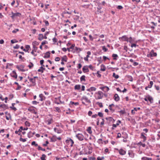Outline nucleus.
Masks as SVG:
<instances>
[{"label":"nucleus","instance_id":"nucleus-22","mask_svg":"<svg viewBox=\"0 0 160 160\" xmlns=\"http://www.w3.org/2000/svg\"><path fill=\"white\" fill-rule=\"evenodd\" d=\"M51 141L52 142H55L57 141L56 136L54 135L50 139Z\"/></svg>","mask_w":160,"mask_h":160},{"label":"nucleus","instance_id":"nucleus-52","mask_svg":"<svg viewBox=\"0 0 160 160\" xmlns=\"http://www.w3.org/2000/svg\"><path fill=\"white\" fill-rule=\"evenodd\" d=\"M20 129L22 130H27L28 129V128H23L22 126H21L20 128Z\"/></svg>","mask_w":160,"mask_h":160},{"label":"nucleus","instance_id":"nucleus-17","mask_svg":"<svg viewBox=\"0 0 160 160\" xmlns=\"http://www.w3.org/2000/svg\"><path fill=\"white\" fill-rule=\"evenodd\" d=\"M87 67V66H84L82 69L83 72L84 73L88 72H89V69Z\"/></svg>","mask_w":160,"mask_h":160},{"label":"nucleus","instance_id":"nucleus-56","mask_svg":"<svg viewBox=\"0 0 160 160\" xmlns=\"http://www.w3.org/2000/svg\"><path fill=\"white\" fill-rule=\"evenodd\" d=\"M108 108H109V109L112 111V112H114V111H115L114 109H113L112 107H108Z\"/></svg>","mask_w":160,"mask_h":160},{"label":"nucleus","instance_id":"nucleus-49","mask_svg":"<svg viewBox=\"0 0 160 160\" xmlns=\"http://www.w3.org/2000/svg\"><path fill=\"white\" fill-rule=\"evenodd\" d=\"M102 49L104 52H107L108 50V49L105 46H103L102 47Z\"/></svg>","mask_w":160,"mask_h":160},{"label":"nucleus","instance_id":"nucleus-48","mask_svg":"<svg viewBox=\"0 0 160 160\" xmlns=\"http://www.w3.org/2000/svg\"><path fill=\"white\" fill-rule=\"evenodd\" d=\"M28 138H30L32 136V132H28Z\"/></svg>","mask_w":160,"mask_h":160},{"label":"nucleus","instance_id":"nucleus-50","mask_svg":"<svg viewBox=\"0 0 160 160\" xmlns=\"http://www.w3.org/2000/svg\"><path fill=\"white\" fill-rule=\"evenodd\" d=\"M98 115L100 117H102L103 116V114L101 112H99L98 113Z\"/></svg>","mask_w":160,"mask_h":160},{"label":"nucleus","instance_id":"nucleus-16","mask_svg":"<svg viewBox=\"0 0 160 160\" xmlns=\"http://www.w3.org/2000/svg\"><path fill=\"white\" fill-rule=\"evenodd\" d=\"M114 100L116 102L118 101L120 99L119 97L117 94H115L114 95Z\"/></svg>","mask_w":160,"mask_h":160},{"label":"nucleus","instance_id":"nucleus-31","mask_svg":"<svg viewBox=\"0 0 160 160\" xmlns=\"http://www.w3.org/2000/svg\"><path fill=\"white\" fill-rule=\"evenodd\" d=\"M15 104V103H12V106L10 107V108L11 109H12L14 111H16L17 110V108L14 107Z\"/></svg>","mask_w":160,"mask_h":160},{"label":"nucleus","instance_id":"nucleus-37","mask_svg":"<svg viewBox=\"0 0 160 160\" xmlns=\"http://www.w3.org/2000/svg\"><path fill=\"white\" fill-rule=\"evenodd\" d=\"M148 99L151 102H152V101L153 100V98L151 96H149L148 97Z\"/></svg>","mask_w":160,"mask_h":160},{"label":"nucleus","instance_id":"nucleus-63","mask_svg":"<svg viewBox=\"0 0 160 160\" xmlns=\"http://www.w3.org/2000/svg\"><path fill=\"white\" fill-rule=\"evenodd\" d=\"M44 22L46 26H48L49 25V23L48 21L45 20L44 21Z\"/></svg>","mask_w":160,"mask_h":160},{"label":"nucleus","instance_id":"nucleus-40","mask_svg":"<svg viewBox=\"0 0 160 160\" xmlns=\"http://www.w3.org/2000/svg\"><path fill=\"white\" fill-rule=\"evenodd\" d=\"M70 104L72 105L74 104L76 106L79 105V103L78 102H74L72 101L70 102Z\"/></svg>","mask_w":160,"mask_h":160},{"label":"nucleus","instance_id":"nucleus-30","mask_svg":"<svg viewBox=\"0 0 160 160\" xmlns=\"http://www.w3.org/2000/svg\"><path fill=\"white\" fill-rule=\"evenodd\" d=\"M67 58L66 56L65 55L62 58V61L67 62Z\"/></svg>","mask_w":160,"mask_h":160},{"label":"nucleus","instance_id":"nucleus-58","mask_svg":"<svg viewBox=\"0 0 160 160\" xmlns=\"http://www.w3.org/2000/svg\"><path fill=\"white\" fill-rule=\"evenodd\" d=\"M19 47H20V46L19 45H18V44H16L15 46H14L13 47V48H14V49H18L19 48Z\"/></svg>","mask_w":160,"mask_h":160},{"label":"nucleus","instance_id":"nucleus-23","mask_svg":"<svg viewBox=\"0 0 160 160\" xmlns=\"http://www.w3.org/2000/svg\"><path fill=\"white\" fill-rule=\"evenodd\" d=\"M53 119L52 118L50 119H48L46 122L47 123L48 125H49L52 122Z\"/></svg>","mask_w":160,"mask_h":160},{"label":"nucleus","instance_id":"nucleus-61","mask_svg":"<svg viewBox=\"0 0 160 160\" xmlns=\"http://www.w3.org/2000/svg\"><path fill=\"white\" fill-rule=\"evenodd\" d=\"M141 138H145V137H146L144 135H143V132H142L141 133Z\"/></svg>","mask_w":160,"mask_h":160},{"label":"nucleus","instance_id":"nucleus-33","mask_svg":"<svg viewBox=\"0 0 160 160\" xmlns=\"http://www.w3.org/2000/svg\"><path fill=\"white\" fill-rule=\"evenodd\" d=\"M87 131L89 134H91L92 132L91 130V127H88L87 129Z\"/></svg>","mask_w":160,"mask_h":160},{"label":"nucleus","instance_id":"nucleus-55","mask_svg":"<svg viewBox=\"0 0 160 160\" xmlns=\"http://www.w3.org/2000/svg\"><path fill=\"white\" fill-rule=\"evenodd\" d=\"M40 64L42 66H44V65H43V62H44V60H41L40 61Z\"/></svg>","mask_w":160,"mask_h":160},{"label":"nucleus","instance_id":"nucleus-51","mask_svg":"<svg viewBox=\"0 0 160 160\" xmlns=\"http://www.w3.org/2000/svg\"><path fill=\"white\" fill-rule=\"evenodd\" d=\"M31 145H35V146H38V144L36 143V142L35 141H33L31 143Z\"/></svg>","mask_w":160,"mask_h":160},{"label":"nucleus","instance_id":"nucleus-21","mask_svg":"<svg viewBox=\"0 0 160 160\" xmlns=\"http://www.w3.org/2000/svg\"><path fill=\"white\" fill-rule=\"evenodd\" d=\"M50 53L49 52H47L45 54V55L43 57L44 58H49L50 57Z\"/></svg>","mask_w":160,"mask_h":160},{"label":"nucleus","instance_id":"nucleus-27","mask_svg":"<svg viewBox=\"0 0 160 160\" xmlns=\"http://www.w3.org/2000/svg\"><path fill=\"white\" fill-rule=\"evenodd\" d=\"M112 56L113 57L114 60H117V58L118 57V55L116 54H113Z\"/></svg>","mask_w":160,"mask_h":160},{"label":"nucleus","instance_id":"nucleus-26","mask_svg":"<svg viewBox=\"0 0 160 160\" xmlns=\"http://www.w3.org/2000/svg\"><path fill=\"white\" fill-rule=\"evenodd\" d=\"M122 137L125 139H126L127 138H128V135L125 132H122Z\"/></svg>","mask_w":160,"mask_h":160},{"label":"nucleus","instance_id":"nucleus-18","mask_svg":"<svg viewBox=\"0 0 160 160\" xmlns=\"http://www.w3.org/2000/svg\"><path fill=\"white\" fill-rule=\"evenodd\" d=\"M128 154L129 156L130 157H131L132 158H133L134 157V154L133 152L132 151H128Z\"/></svg>","mask_w":160,"mask_h":160},{"label":"nucleus","instance_id":"nucleus-35","mask_svg":"<svg viewBox=\"0 0 160 160\" xmlns=\"http://www.w3.org/2000/svg\"><path fill=\"white\" fill-rule=\"evenodd\" d=\"M118 112H119L120 115H122L125 113V112L124 110H121Z\"/></svg>","mask_w":160,"mask_h":160},{"label":"nucleus","instance_id":"nucleus-64","mask_svg":"<svg viewBox=\"0 0 160 160\" xmlns=\"http://www.w3.org/2000/svg\"><path fill=\"white\" fill-rule=\"evenodd\" d=\"M32 103L33 104L36 105V104H37L38 103H39V102H37V101H33L32 102Z\"/></svg>","mask_w":160,"mask_h":160},{"label":"nucleus","instance_id":"nucleus-42","mask_svg":"<svg viewBox=\"0 0 160 160\" xmlns=\"http://www.w3.org/2000/svg\"><path fill=\"white\" fill-rule=\"evenodd\" d=\"M25 124L26 126L28 127H29L30 125V123L27 121L25 122Z\"/></svg>","mask_w":160,"mask_h":160},{"label":"nucleus","instance_id":"nucleus-6","mask_svg":"<svg viewBox=\"0 0 160 160\" xmlns=\"http://www.w3.org/2000/svg\"><path fill=\"white\" fill-rule=\"evenodd\" d=\"M117 150L118 151L119 153L121 155H123L126 154V151L122 149H117Z\"/></svg>","mask_w":160,"mask_h":160},{"label":"nucleus","instance_id":"nucleus-39","mask_svg":"<svg viewBox=\"0 0 160 160\" xmlns=\"http://www.w3.org/2000/svg\"><path fill=\"white\" fill-rule=\"evenodd\" d=\"M46 157L45 155L43 154L42 155V157L40 158V159L41 160H45V158Z\"/></svg>","mask_w":160,"mask_h":160},{"label":"nucleus","instance_id":"nucleus-10","mask_svg":"<svg viewBox=\"0 0 160 160\" xmlns=\"http://www.w3.org/2000/svg\"><path fill=\"white\" fill-rule=\"evenodd\" d=\"M47 38V37H44L43 35L42 34H39L38 35V39L40 41L42 40L43 39H46Z\"/></svg>","mask_w":160,"mask_h":160},{"label":"nucleus","instance_id":"nucleus-34","mask_svg":"<svg viewBox=\"0 0 160 160\" xmlns=\"http://www.w3.org/2000/svg\"><path fill=\"white\" fill-rule=\"evenodd\" d=\"M101 69H100V70L102 71H105L106 70V68H105V66H104V65H101Z\"/></svg>","mask_w":160,"mask_h":160},{"label":"nucleus","instance_id":"nucleus-9","mask_svg":"<svg viewBox=\"0 0 160 160\" xmlns=\"http://www.w3.org/2000/svg\"><path fill=\"white\" fill-rule=\"evenodd\" d=\"M119 39H121L122 41H127L128 42L129 38L125 35L123 36L122 37L119 38Z\"/></svg>","mask_w":160,"mask_h":160},{"label":"nucleus","instance_id":"nucleus-7","mask_svg":"<svg viewBox=\"0 0 160 160\" xmlns=\"http://www.w3.org/2000/svg\"><path fill=\"white\" fill-rule=\"evenodd\" d=\"M76 136L79 140L82 141L83 140L84 136L81 134L78 133L76 135Z\"/></svg>","mask_w":160,"mask_h":160},{"label":"nucleus","instance_id":"nucleus-57","mask_svg":"<svg viewBox=\"0 0 160 160\" xmlns=\"http://www.w3.org/2000/svg\"><path fill=\"white\" fill-rule=\"evenodd\" d=\"M16 68L19 71H24V70H23V69H21V68L19 66H18V65L16 66Z\"/></svg>","mask_w":160,"mask_h":160},{"label":"nucleus","instance_id":"nucleus-41","mask_svg":"<svg viewBox=\"0 0 160 160\" xmlns=\"http://www.w3.org/2000/svg\"><path fill=\"white\" fill-rule=\"evenodd\" d=\"M128 39V42L130 43H132L133 42V40L132 39V38L131 37H130Z\"/></svg>","mask_w":160,"mask_h":160},{"label":"nucleus","instance_id":"nucleus-45","mask_svg":"<svg viewBox=\"0 0 160 160\" xmlns=\"http://www.w3.org/2000/svg\"><path fill=\"white\" fill-rule=\"evenodd\" d=\"M91 92L92 91H95L96 90V88L94 87H92L90 88Z\"/></svg>","mask_w":160,"mask_h":160},{"label":"nucleus","instance_id":"nucleus-2","mask_svg":"<svg viewBox=\"0 0 160 160\" xmlns=\"http://www.w3.org/2000/svg\"><path fill=\"white\" fill-rule=\"evenodd\" d=\"M157 56V53L154 52V50H152L149 53L147 54V56L148 58H150L152 57H156Z\"/></svg>","mask_w":160,"mask_h":160},{"label":"nucleus","instance_id":"nucleus-59","mask_svg":"<svg viewBox=\"0 0 160 160\" xmlns=\"http://www.w3.org/2000/svg\"><path fill=\"white\" fill-rule=\"evenodd\" d=\"M19 31V29H15L14 30L12 31V32L13 33H15Z\"/></svg>","mask_w":160,"mask_h":160},{"label":"nucleus","instance_id":"nucleus-14","mask_svg":"<svg viewBox=\"0 0 160 160\" xmlns=\"http://www.w3.org/2000/svg\"><path fill=\"white\" fill-rule=\"evenodd\" d=\"M121 121H120L119 120H118L117 122V123H116V124H113L112 125V129H114V128H113V127L116 128L117 127V126L119 125V124L121 123Z\"/></svg>","mask_w":160,"mask_h":160},{"label":"nucleus","instance_id":"nucleus-36","mask_svg":"<svg viewBox=\"0 0 160 160\" xmlns=\"http://www.w3.org/2000/svg\"><path fill=\"white\" fill-rule=\"evenodd\" d=\"M112 76L116 79L118 78L119 77L118 75L116 74L114 72L113 73Z\"/></svg>","mask_w":160,"mask_h":160},{"label":"nucleus","instance_id":"nucleus-38","mask_svg":"<svg viewBox=\"0 0 160 160\" xmlns=\"http://www.w3.org/2000/svg\"><path fill=\"white\" fill-rule=\"evenodd\" d=\"M39 44V42H38L37 41H34L32 42V44L33 46H37Z\"/></svg>","mask_w":160,"mask_h":160},{"label":"nucleus","instance_id":"nucleus-12","mask_svg":"<svg viewBox=\"0 0 160 160\" xmlns=\"http://www.w3.org/2000/svg\"><path fill=\"white\" fill-rule=\"evenodd\" d=\"M11 76L15 78H17V74L15 71H13L11 74Z\"/></svg>","mask_w":160,"mask_h":160},{"label":"nucleus","instance_id":"nucleus-46","mask_svg":"<svg viewBox=\"0 0 160 160\" xmlns=\"http://www.w3.org/2000/svg\"><path fill=\"white\" fill-rule=\"evenodd\" d=\"M19 140L20 141H22L23 142H24L26 141V139H23L22 138V137H20V138L19 139Z\"/></svg>","mask_w":160,"mask_h":160},{"label":"nucleus","instance_id":"nucleus-4","mask_svg":"<svg viewBox=\"0 0 160 160\" xmlns=\"http://www.w3.org/2000/svg\"><path fill=\"white\" fill-rule=\"evenodd\" d=\"M12 14L11 17L12 19L16 18L18 17H20L21 16V14L19 12L13 13L12 12Z\"/></svg>","mask_w":160,"mask_h":160},{"label":"nucleus","instance_id":"nucleus-8","mask_svg":"<svg viewBox=\"0 0 160 160\" xmlns=\"http://www.w3.org/2000/svg\"><path fill=\"white\" fill-rule=\"evenodd\" d=\"M33 108V107H29L28 108V110L32 113H33L35 114H36L37 113V112L35 111V110Z\"/></svg>","mask_w":160,"mask_h":160},{"label":"nucleus","instance_id":"nucleus-15","mask_svg":"<svg viewBox=\"0 0 160 160\" xmlns=\"http://www.w3.org/2000/svg\"><path fill=\"white\" fill-rule=\"evenodd\" d=\"M29 80L30 82L33 84V85L34 86L36 84V80L34 78H30Z\"/></svg>","mask_w":160,"mask_h":160},{"label":"nucleus","instance_id":"nucleus-11","mask_svg":"<svg viewBox=\"0 0 160 160\" xmlns=\"http://www.w3.org/2000/svg\"><path fill=\"white\" fill-rule=\"evenodd\" d=\"M100 89L105 92H107L109 90V88L107 86L100 87Z\"/></svg>","mask_w":160,"mask_h":160},{"label":"nucleus","instance_id":"nucleus-25","mask_svg":"<svg viewBox=\"0 0 160 160\" xmlns=\"http://www.w3.org/2000/svg\"><path fill=\"white\" fill-rule=\"evenodd\" d=\"M45 70V68H44L43 66L40 67V68L38 69V72H41V73L43 72V71Z\"/></svg>","mask_w":160,"mask_h":160},{"label":"nucleus","instance_id":"nucleus-1","mask_svg":"<svg viewBox=\"0 0 160 160\" xmlns=\"http://www.w3.org/2000/svg\"><path fill=\"white\" fill-rule=\"evenodd\" d=\"M95 95L96 99H102L103 97V93L101 91H99L95 93Z\"/></svg>","mask_w":160,"mask_h":160},{"label":"nucleus","instance_id":"nucleus-28","mask_svg":"<svg viewBox=\"0 0 160 160\" xmlns=\"http://www.w3.org/2000/svg\"><path fill=\"white\" fill-rule=\"evenodd\" d=\"M85 76H84V75L82 76L80 78V81L81 82H82V81L85 82V81H86V79H85Z\"/></svg>","mask_w":160,"mask_h":160},{"label":"nucleus","instance_id":"nucleus-24","mask_svg":"<svg viewBox=\"0 0 160 160\" xmlns=\"http://www.w3.org/2000/svg\"><path fill=\"white\" fill-rule=\"evenodd\" d=\"M26 49H23V51L25 52H28L29 49L30 48V47L29 45H27L25 46Z\"/></svg>","mask_w":160,"mask_h":160},{"label":"nucleus","instance_id":"nucleus-47","mask_svg":"<svg viewBox=\"0 0 160 160\" xmlns=\"http://www.w3.org/2000/svg\"><path fill=\"white\" fill-rule=\"evenodd\" d=\"M97 104L98 105L100 108H102L103 107V105L102 102H97Z\"/></svg>","mask_w":160,"mask_h":160},{"label":"nucleus","instance_id":"nucleus-19","mask_svg":"<svg viewBox=\"0 0 160 160\" xmlns=\"http://www.w3.org/2000/svg\"><path fill=\"white\" fill-rule=\"evenodd\" d=\"M105 119L109 122H113L114 121V120L111 117L106 118Z\"/></svg>","mask_w":160,"mask_h":160},{"label":"nucleus","instance_id":"nucleus-20","mask_svg":"<svg viewBox=\"0 0 160 160\" xmlns=\"http://www.w3.org/2000/svg\"><path fill=\"white\" fill-rule=\"evenodd\" d=\"M54 131L58 133H60L62 132V130L61 129H58L56 128H54Z\"/></svg>","mask_w":160,"mask_h":160},{"label":"nucleus","instance_id":"nucleus-13","mask_svg":"<svg viewBox=\"0 0 160 160\" xmlns=\"http://www.w3.org/2000/svg\"><path fill=\"white\" fill-rule=\"evenodd\" d=\"M39 97L40 98L39 100L41 101L45 100L46 98L42 94H39Z\"/></svg>","mask_w":160,"mask_h":160},{"label":"nucleus","instance_id":"nucleus-29","mask_svg":"<svg viewBox=\"0 0 160 160\" xmlns=\"http://www.w3.org/2000/svg\"><path fill=\"white\" fill-rule=\"evenodd\" d=\"M81 88V86L80 85H76L74 87L75 90H79Z\"/></svg>","mask_w":160,"mask_h":160},{"label":"nucleus","instance_id":"nucleus-32","mask_svg":"<svg viewBox=\"0 0 160 160\" xmlns=\"http://www.w3.org/2000/svg\"><path fill=\"white\" fill-rule=\"evenodd\" d=\"M142 160H152V159L151 158H148L147 157H143L142 158Z\"/></svg>","mask_w":160,"mask_h":160},{"label":"nucleus","instance_id":"nucleus-5","mask_svg":"<svg viewBox=\"0 0 160 160\" xmlns=\"http://www.w3.org/2000/svg\"><path fill=\"white\" fill-rule=\"evenodd\" d=\"M81 100H84L86 102L88 103H91L90 100L89 99H88V98L85 96H83L81 98Z\"/></svg>","mask_w":160,"mask_h":160},{"label":"nucleus","instance_id":"nucleus-43","mask_svg":"<svg viewBox=\"0 0 160 160\" xmlns=\"http://www.w3.org/2000/svg\"><path fill=\"white\" fill-rule=\"evenodd\" d=\"M34 66L33 64L32 63L30 62V64L28 65V67L30 69H31L32 67H33Z\"/></svg>","mask_w":160,"mask_h":160},{"label":"nucleus","instance_id":"nucleus-54","mask_svg":"<svg viewBox=\"0 0 160 160\" xmlns=\"http://www.w3.org/2000/svg\"><path fill=\"white\" fill-rule=\"evenodd\" d=\"M48 43V42L47 41H44L41 43L42 45H43L46 44Z\"/></svg>","mask_w":160,"mask_h":160},{"label":"nucleus","instance_id":"nucleus-3","mask_svg":"<svg viewBox=\"0 0 160 160\" xmlns=\"http://www.w3.org/2000/svg\"><path fill=\"white\" fill-rule=\"evenodd\" d=\"M66 142L68 145H70V146L72 147L74 143V142L70 138H68L67 140H66Z\"/></svg>","mask_w":160,"mask_h":160},{"label":"nucleus","instance_id":"nucleus-44","mask_svg":"<svg viewBox=\"0 0 160 160\" xmlns=\"http://www.w3.org/2000/svg\"><path fill=\"white\" fill-rule=\"evenodd\" d=\"M38 149L39 150H41L43 151H45V149L44 148H42L40 146H38Z\"/></svg>","mask_w":160,"mask_h":160},{"label":"nucleus","instance_id":"nucleus-62","mask_svg":"<svg viewBox=\"0 0 160 160\" xmlns=\"http://www.w3.org/2000/svg\"><path fill=\"white\" fill-rule=\"evenodd\" d=\"M99 71H98L97 72V73L96 74H97V76L98 77V78H100L101 77V75L99 73Z\"/></svg>","mask_w":160,"mask_h":160},{"label":"nucleus","instance_id":"nucleus-60","mask_svg":"<svg viewBox=\"0 0 160 160\" xmlns=\"http://www.w3.org/2000/svg\"><path fill=\"white\" fill-rule=\"evenodd\" d=\"M18 42V41H17L16 40H12L11 41V42L12 43H14L15 42Z\"/></svg>","mask_w":160,"mask_h":160},{"label":"nucleus","instance_id":"nucleus-53","mask_svg":"<svg viewBox=\"0 0 160 160\" xmlns=\"http://www.w3.org/2000/svg\"><path fill=\"white\" fill-rule=\"evenodd\" d=\"M8 115L9 116V117H8L7 116H6V119L7 120H8L11 117L10 114V113H8Z\"/></svg>","mask_w":160,"mask_h":160}]
</instances>
